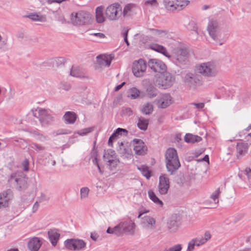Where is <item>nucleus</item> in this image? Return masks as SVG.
<instances>
[{"label": "nucleus", "mask_w": 251, "mask_h": 251, "mask_svg": "<svg viewBox=\"0 0 251 251\" xmlns=\"http://www.w3.org/2000/svg\"><path fill=\"white\" fill-rule=\"evenodd\" d=\"M91 15L84 11L73 12L70 17L71 21L75 25H83L89 23Z\"/></svg>", "instance_id": "f257e3e1"}, {"label": "nucleus", "mask_w": 251, "mask_h": 251, "mask_svg": "<svg viewBox=\"0 0 251 251\" xmlns=\"http://www.w3.org/2000/svg\"><path fill=\"white\" fill-rule=\"evenodd\" d=\"M174 79L169 73L166 71L161 74L156 80V83L158 85L162 87L164 89H166L172 85Z\"/></svg>", "instance_id": "f03ea898"}, {"label": "nucleus", "mask_w": 251, "mask_h": 251, "mask_svg": "<svg viewBox=\"0 0 251 251\" xmlns=\"http://www.w3.org/2000/svg\"><path fill=\"white\" fill-rule=\"evenodd\" d=\"M121 5L118 3H114L108 6L105 10L106 17L111 20L117 19L118 12L122 11Z\"/></svg>", "instance_id": "7ed1b4c3"}, {"label": "nucleus", "mask_w": 251, "mask_h": 251, "mask_svg": "<svg viewBox=\"0 0 251 251\" xmlns=\"http://www.w3.org/2000/svg\"><path fill=\"white\" fill-rule=\"evenodd\" d=\"M149 67L155 72L160 74L165 73L167 70V66L162 61L156 59H151L148 61Z\"/></svg>", "instance_id": "20e7f679"}, {"label": "nucleus", "mask_w": 251, "mask_h": 251, "mask_svg": "<svg viewBox=\"0 0 251 251\" xmlns=\"http://www.w3.org/2000/svg\"><path fill=\"white\" fill-rule=\"evenodd\" d=\"M147 68L145 61L140 59L135 61L133 63L132 72L136 77L142 76L145 73Z\"/></svg>", "instance_id": "39448f33"}, {"label": "nucleus", "mask_w": 251, "mask_h": 251, "mask_svg": "<svg viewBox=\"0 0 251 251\" xmlns=\"http://www.w3.org/2000/svg\"><path fill=\"white\" fill-rule=\"evenodd\" d=\"M65 246L68 250L76 251L84 248L86 243L82 240L71 239L65 242Z\"/></svg>", "instance_id": "423d86ee"}, {"label": "nucleus", "mask_w": 251, "mask_h": 251, "mask_svg": "<svg viewBox=\"0 0 251 251\" xmlns=\"http://www.w3.org/2000/svg\"><path fill=\"white\" fill-rule=\"evenodd\" d=\"M133 151L137 155H144L147 153L148 148L145 143L141 139L133 140Z\"/></svg>", "instance_id": "0eeeda50"}, {"label": "nucleus", "mask_w": 251, "mask_h": 251, "mask_svg": "<svg viewBox=\"0 0 251 251\" xmlns=\"http://www.w3.org/2000/svg\"><path fill=\"white\" fill-rule=\"evenodd\" d=\"M170 179L167 175H161L159 179L158 191L160 194L165 195L170 188Z\"/></svg>", "instance_id": "6e6552de"}, {"label": "nucleus", "mask_w": 251, "mask_h": 251, "mask_svg": "<svg viewBox=\"0 0 251 251\" xmlns=\"http://www.w3.org/2000/svg\"><path fill=\"white\" fill-rule=\"evenodd\" d=\"M174 102L171 96L169 94H164L157 100L156 104L158 108H166Z\"/></svg>", "instance_id": "1a4fd4ad"}, {"label": "nucleus", "mask_w": 251, "mask_h": 251, "mask_svg": "<svg viewBox=\"0 0 251 251\" xmlns=\"http://www.w3.org/2000/svg\"><path fill=\"white\" fill-rule=\"evenodd\" d=\"M119 230L121 235L124 233H133L135 227L134 223L131 220H128L120 223L118 226H120Z\"/></svg>", "instance_id": "9d476101"}, {"label": "nucleus", "mask_w": 251, "mask_h": 251, "mask_svg": "<svg viewBox=\"0 0 251 251\" xmlns=\"http://www.w3.org/2000/svg\"><path fill=\"white\" fill-rule=\"evenodd\" d=\"M33 115L37 118L42 125L47 123V110L45 108L38 107L32 110Z\"/></svg>", "instance_id": "9b49d317"}, {"label": "nucleus", "mask_w": 251, "mask_h": 251, "mask_svg": "<svg viewBox=\"0 0 251 251\" xmlns=\"http://www.w3.org/2000/svg\"><path fill=\"white\" fill-rule=\"evenodd\" d=\"M128 134V131L124 128H118L109 137L108 140V145L112 147L113 141L119 138L124 136H126Z\"/></svg>", "instance_id": "f8f14e48"}, {"label": "nucleus", "mask_w": 251, "mask_h": 251, "mask_svg": "<svg viewBox=\"0 0 251 251\" xmlns=\"http://www.w3.org/2000/svg\"><path fill=\"white\" fill-rule=\"evenodd\" d=\"M165 163L167 171L171 175H173L180 167L179 159L166 161Z\"/></svg>", "instance_id": "ddd939ff"}, {"label": "nucleus", "mask_w": 251, "mask_h": 251, "mask_svg": "<svg viewBox=\"0 0 251 251\" xmlns=\"http://www.w3.org/2000/svg\"><path fill=\"white\" fill-rule=\"evenodd\" d=\"M214 67L211 63H202L197 67L198 72L206 76L210 75Z\"/></svg>", "instance_id": "4468645a"}, {"label": "nucleus", "mask_w": 251, "mask_h": 251, "mask_svg": "<svg viewBox=\"0 0 251 251\" xmlns=\"http://www.w3.org/2000/svg\"><path fill=\"white\" fill-rule=\"evenodd\" d=\"M12 198L11 191L8 190L0 194V208L7 207L9 202Z\"/></svg>", "instance_id": "2eb2a0df"}, {"label": "nucleus", "mask_w": 251, "mask_h": 251, "mask_svg": "<svg viewBox=\"0 0 251 251\" xmlns=\"http://www.w3.org/2000/svg\"><path fill=\"white\" fill-rule=\"evenodd\" d=\"M41 245V241L38 238L33 237L29 240L27 245L30 251H38Z\"/></svg>", "instance_id": "dca6fc26"}, {"label": "nucleus", "mask_w": 251, "mask_h": 251, "mask_svg": "<svg viewBox=\"0 0 251 251\" xmlns=\"http://www.w3.org/2000/svg\"><path fill=\"white\" fill-rule=\"evenodd\" d=\"M175 57L178 62H183L187 60L188 53L186 50L178 49L175 51Z\"/></svg>", "instance_id": "f3484780"}, {"label": "nucleus", "mask_w": 251, "mask_h": 251, "mask_svg": "<svg viewBox=\"0 0 251 251\" xmlns=\"http://www.w3.org/2000/svg\"><path fill=\"white\" fill-rule=\"evenodd\" d=\"M150 48L153 50L162 53L169 58H171V55L167 51L166 49L162 45L157 44H152L150 46Z\"/></svg>", "instance_id": "a211bd4d"}, {"label": "nucleus", "mask_w": 251, "mask_h": 251, "mask_svg": "<svg viewBox=\"0 0 251 251\" xmlns=\"http://www.w3.org/2000/svg\"><path fill=\"white\" fill-rule=\"evenodd\" d=\"M97 62L100 65L109 66L112 60L110 55H100L97 57Z\"/></svg>", "instance_id": "6ab92c4d"}, {"label": "nucleus", "mask_w": 251, "mask_h": 251, "mask_svg": "<svg viewBox=\"0 0 251 251\" xmlns=\"http://www.w3.org/2000/svg\"><path fill=\"white\" fill-rule=\"evenodd\" d=\"M165 156V161L179 159L176 150L173 148H170L166 150Z\"/></svg>", "instance_id": "aec40b11"}, {"label": "nucleus", "mask_w": 251, "mask_h": 251, "mask_svg": "<svg viewBox=\"0 0 251 251\" xmlns=\"http://www.w3.org/2000/svg\"><path fill=\"white\" fill-rule=\"evenodd\" d=\"M60 234L56 230H51L48 231L49 239L53 247H55L60 238Z\"/></svg>", "instance_id": "412c9836"}, {"label": "nucleus", "mask_w": 251, "mask_h": 251, "mask_svg": "<svg viewBox=\"0 0 251 251\" xmlns=\"http://www.w3.org/2000/svg\"><path fill=\"white\" fill-rule=\"evenodd\" d=\"M25 17L33 21L45 22L46 21V15H42L40 13H31Z\"/></svg>", "instance_id": "4be33fe9"}, {"label": "nucleus", "mask_w": 251, "mask_h": 251, "mask_svg": "<svg viewBox=\"0 0 251 251\" xmlns=\"http://www.w3.org/2000/svg\"><path fill=\"white\" fill-rule=\"evenodd\" d=\"M218 28V24L216 21H211L208 25V30L210 35L214 39H216V33Z\"/></svg>", "instance_id": "5701e85b"}, {"label": "nucleus", "mask_w": 251, "mask_h": 251, "mask_svg": "<svg viewBox=\"0 0 251 251\" xmlns=\"http://www.w3.org/2000/svg\"><path fill=\"white\" fill-rule=\"evenodd\" d=\"M65 122L70 124H74L77 118L76 114L74 112H66L63 117Z\"/></svg>", "instance_id": "b1692460"}, {"label": "nucleus", "mask_w": 251, "mask_h": 251, "mask_svg": "<svg viewBox=\"0 0 251 251\" xmlns=\"http://www.w3.org/2000/svg\"><path fill=\"white\" fill-rule=\"evenodd\" d=\"M202 139L201 137L197 135H194L190 133L186 134L184 137L185 141L189 143L199 142Z\"/></svg>", "instance_id": "393cba45"}, {"label": "nucleus", "mask_w": 251, "mask_h": 251, "mask_svg": "<svg viewBox=\"0 0 251 251\" xmlns=\"http://www.w3.org/2000/svg\"><path fill=\"white\" fill-rule=\"evenodd\" d=\"M103 11V7L101 6L98 7L96 9V18L99 23H102L105 21Z\"/></svg>", "instance_id": "a878e982"}, {"label": "nucleus", "mask_w": 251, "mask_h": 251, "mask_svg": "<svg viewBox=\"0 0 251 251\" xmlns=\"http://www.w3.org/2000/svg\"><path fill=\"white\" fill-rule=\"evenodd\" d=\"M71 75L75 77H83L84 73L79 66H73L71 70Z\"/></svg>", "instance_id": "bb28decb"}, {"label": "nucleus", "mask_w": 251, "mask_h": 251, "mask_svg": "<svg viewBox=\"0 0 251 251\" xmlns=\"http://www.w3.org/2000/svg\"><path fill=\"white\" fill-rule=\"evenodd\" d=\"M149 120L143 117H140L138 119L137 126L141 130H146L147 129L149 125Z\"/></svg>", "instance_id": "cd10ccee"}, {"label": "nucleus", "mask_w": 251, "mask_h": 251, "mask_svg": "<svg viewBox=\"0 0 251 251\" xmlns=\"http://www.w3.org/2000/svg\"><path fill=\"white\" fill-rule=\"evenodd\" d=\"M153 110V106L151 103L147 102L143 105L141 109L143 113L146 115H150Z\"/></svg>", "instance_id": "c85d7f7f"}, {"label": "nucleus", "mask_w": 251, "mask_h": 251, "mask_svg": "<svg viewBox=\"0 0 251 251\" xmlns=\"http://www.w3.org/2000/svg\"><path fill=\"white\" fill-rule=\"evenodd\" d=\"M148 195L150 198L155 203L159 204L160 205H163V203L162 201L160 200L158 197L156 196L154 192L150 190L148 191Z\"/></svg>", "instance_id": "c756f323"}, {"label": "nucleus", "mask_w": 251, "mask_h": 251, "mask_svg": "<svg viewBox=\"0 0 251 251\" xmlns=\"http://www.w3.org/2000/svg\"><path fill=\"white\" fill-rule=\"evenodd\" d=\"M176 4L175 6L176 10H180L188 5L189 1L186 0H176Z\"/></svg>", "instance_id": "7c9ffc66"}, {"label": "nucleus", "mask_w": 251, "mask_h": 251, "mask_svg": "<svg viewBox=\"0 0 251 251\" xmlns=\"http://www.w3.org/2000/svg\"><path fill=\"white\" fill-rule=\"evenodd\" d=\"M247 144L244 143H239L237 144V151L240 155L246 152L247 151Z\"/></svg>", "instance_id": "2f4dec72"}, {"label": "nucleus", "mask_w": 251, "mask_h": 251, "mask_svg": "<svg viewBox=\"0 0 251 251\" xmlns=\"http://www.w3.org/2000/svg\"><path fill=\"white\" fill-rule=\"evenodd\" d=\"M165 7L169 11H174L176 10L175 5L176 4V0H165Z\"/></svg>", "instance_id": "473e14b6"}, {"label": "nucleus", "mask_w": 251, "mask_h": 251, "mask_svg": "<svg viewBox=\"0 0 251 251\" xmlns=\"http://www.w3.org/2000/svg\"><path fill=\"white\" fill-rule=\"evenodd\" d=\"M138 169L142 172V175L147 179H149L151 177V171L147 166H142L138 167Z\"/></svg>", "instance_id": "72a5a7b5"}, {"label": "nucleus", "mask_w": 251, "mask_h": 251, "mask_svg": "<svg viewBox=\"0 0 251 251\" xmlns=\"http://www.w3.org/2000/svg\"><path fill=\"white\" fill-rule=\"evenodd\" d=\"M150 30L152 31V36L156 38L161 37L163 35L166 34V32L164 30L154 29H151Z\"/></svg>", "instance_id": "f704fd0d"}, {"label": "nucleus", "mask_w": 251, "mask_h": 251, "mask_svg": "<svg viewBox=\"0 0 251 251\" xmlns=\"http://www.w3.org/2000/svg\"><path fill=\"white\" fill-rule=\"evenodd\" d=\"M144 219V223L147 224L148 226H153L155 224V221L153 218L151 217H142Z\"/></svg>", "instance_id": "c9c22d12"}, {"label": "nucleus", "mask_w": 251, "mask_h": 251, "mask_svg": "<svg viewBox=\"0 0 251 251\" xmlns=\"http://www.w3.org/2000/svg\"><path fill=\"white\" fill-rule=\"evenodd\" d=\"M140 94V91L136 88H132L130 90V95L134 99L138 98Z\"/></svg>", "instance_id": "e433bc0d"}, {"label": "nucleus", "mask_w": 251, "mask_h": 251, "mask_svg": "<svg viewBox=\"0 0 251 251\" xmlns=\"http://www.w3.org/2000/svg\"><path fill=\"white\" fill-rule=\"evenodd\" d=\"M121 227L120 226H118V225L115 226L114 228H112L109 227L107 230V232L108 233H115L118 235H120V232L119 230V228Z\"/></svg>", "instance_id": "4c0bfd02"}, {"label": "nucleus", "mask_w": 251, "mask_h": 251, "mask_svg": "<svg viewBox=\"0 0 251 251\" xmlns=\"http://www.w3.org/2000/svg\"><path fill=\"white\" fill-rule=\"evenodd\" d=\"M14 181L17 183V185H19L20 189H23L25 187V181L24 178H14Z\"/></svg>", "instance_id": "58836bf2"}, {"label": "nucleus", "mask_w": 251, "mask_h": 251, "mask_svg": "<svg viewBox=\"0 0 251 251\" xmlns=\"http://www.w3.org/2000/svg\"><path fill=\"white\" fill-rule=\"evenodd\" d=\"M220 193V188H218L211 196L212 199L215 203L218 202V197Z\"/></svg>", "instance_id": "ea45409f"}, {"label": "nucleus", "mask_w": 251, "mask_h": 251, "mask_svg": "<svg viewBox=\"0 0 251 251\" xmlns=\"http://www.w3.org/2000/svg\"><path fill=\"white\" fill-rule=\"evenodd\" d=\"M134 6V4H128L126 5L123 11L124 15H126L127 14V13L129 12Z\"/></svg>", "instance_id": "a19ab883"}, {"label": "nucleus", "mask_w": 251, "mask_h": 251, "mask_svg": "<svg viewBox=\"0 0 251 251\" xmlns=\"http://www.w3.org/2000/svg\"><path fill=\"white\" fill-rule=\"evenodd\" d=\"M89 192V189L87 187H84L81 189L80 194L81 198L87 197Z\"/></svg>", "instance_id": "79ce46f5"}, {"label": "nucleus", "mask_w": 251, "mask_h": 251, "mask_svg": "<svg viewBox=\"0 0 251 251\" xmlns=\"http://www.w3.org/2000/svg\"><path fill=\"white\" fill-rule=\"evenodd\" d=\"M30 147L35 150L41 151L43 150H44V148L41 146L40 145L35 144V143H32L30 145Z\"/></svg>", "instance_id": "37998d69"}, {"label": "nucleus", "mask_w": 251, "mask_h": 251, "mask_svg": "<svg viewBox=\"0 0 251 251\" xmlns=\"http://www.w3.org/2000/svg\"><path fill=\"white\" fill-rule=\"evenodd\" d=\"M132 110L129 107H126L123 110V113L124 115L126 116H130L132 114Z\"/></svg>", "instance_id": "c03bdc74"}, {"label": "nucleus", "mask_w": 251, "mask_h": 251, "mask_svg": "<svg viewBox=\"0 0 251 251\" xmlns=\"http://www.w3.org/2000/svg\"><path fill=\"white\" fill-rule=\"evenodd\" d=\"M181 249L182 248L180 245H177L169 250H165V251H180Z\"/></svg>", "instance_id": "a18cd8bd"}, {"label": "nucleus", "mask_w": 251, "mask_h": 251, "mask_svg": "<svg viewBox=\"0 0 251 251\" xmlns=\"http://www.w3.org/2000/svg\"><path fill=\"white\" fill-rule=\"evenodd\" d=\"M196 241L194 240H192L189 244L187 251H192L194 249L195 245V243Z\"/></svg>", "instance_id": "49530a36"}, {"label": "nucleus", "mask_w": 251, "mask_h": 251, "mask_svg": "<svg viewBox=\"0 0 251 251\" xmlns=\"http://www.w3.org/2000/svg\"><path fill=\"white\" fill-rule=\"evenodd\" d=\"M22 166L24 170L27 171L28 170V161L27 159H25L22 163Z\"/></svg>", "instance_id": "de8ad7c7"}, {"label": "nucleus", "mask_w": 251, "mask_h": 251, "mask_svg": "<svg viewBox=\"0 0 251 251\" xmlns=\"http://www.w3.org/2000/svg\"><path fill=\"white\" fill-rule=\"evenodd\" d=\"M94 130V127H89L87 128H85L82 130V133L81 135H85L91 132H92Z\"/></svg>", "instance_id": "09e8293b"}, {"label": "nucleus", "mask_w": 251, "mask_h": 251, "mask_svg": "<svg viewBox=\"0 0 251 251\" xmlns=\"http://www.w3.org/2000/svg\"><path fill=\"white\" fill-rule=\"evenodd\" d=\"M146 5H157L158 4L156 0H149L145 2Z\"/></svg>", "instance_id": "8fccbe9b"}, {"label": "nucleus", "mask_w": 251, "mask_h": 251, "mask_svg": "<svg viewBox=\"0 0 251 251\" xmlns=\"http://www.w3.org/2000/svg\"><path fill=\"white\" fill-rule=\"evenodd\" d=\"M195 241H196V243H195V245H196L198 246H199L203 244L206 242V240H203L201 239V240H198L197 239L194 240Z\"/></svg>", "instance_id": "3c124183"}, {"label": "nucleus", "mask_w": 251, "mask_h": 251, "mask_svg": "<svg viewBox=\"0 0 251 251\" xmlns=\"http://www.w3.org/2000/svg\"><path fill=\"white\" fill-rule=\"evenodd\" d=\"M93 35L95 36H97L100 38H104L105 37V35L102 33H94L93 34Z\"/></svg>", "instance_id": "603ef678"}, {"label": "nucleus", "mask_w": 251, "mask_h": 251, "mask_svg": "<svg viewBox=\"0 0 251 251\" xmlns=\"http://www.w3.org/2000/svg\"><path fill=\"white\" fill-rule=\"evenodd\" d=\"M194 105H195L197 108H202L204 106V103L202 102L199 103H195Z\"/></svg>", "instance_id": "864d4df0"}, {"label": "nucleus", "mask_w": 251, "mask_h": 251, "mask_svg": "<svg viewBox=\"0 0 251 251\" xmlns=\"http://www.w3.org/2000/svg\"><path fill=\"white\" fill-rule=\"evenodd\" d=\"M98 235L97 233H92L91 234V238L94 241H96L97 238H98Z\"/></svg>", "instance_id": "5fc2aeb1"}, {"label": "nucleus", "mask_w": 251, "mask_h": 251, "mask_svg": "<svg viewBox=\"0 0 251 251\" xmlns=\"http://www.w3.org/2000/svg\"><path fill=\"white\" fill-rule=\"evenodd\" d=\"M211 238V235L209 232H206L205 233V238L202 239L203 240H206V242Z\"/></svg>", "instance_id": "6e6d98bb"}, {"label": "nucleus", "mask_w": 251, "mask_h": 251, "mask_svg": "<svg viewBox=\"0 0 251 251\" xmlns=\"http://www.w3.org/2000/svg\"><path fill=\"white\" fill-rule=\"evenodd\" d=\"M38 206H39L38 203L37 202H36L33 206V212H35L36 211V210H37V209L38 208Z\"/></svg>", "instance_id": "4d7b16f0"}, {"label": "nucleus", "mask_w": 251, "mask_h": 251, "mask_svg": "<svg viewBox=\"0 0 251 251\" xmlns=\"http://www.w3.org/2000/svg\"><path fill=\"white\" fill-rule=\"evenodd\" d=\"M125 84V82H123L121 84H120L118 86H117L115 87V91H117L119 90Z\"/></svg>", "instance_id": "13d9d810"}, {"label": "nucleus", "mask_w": 251, "mask_h": 251, "mask_svg": "<svg viewBox=\"0 0 251 251\" xmlns=\"http://www.w3.org/2000/svg\"><path fill=\"white\" fill-rule=\"evenodd\" d=\"M149 210H144V211H140L139 212V214L138 215V218H141L142 216L145 214V213H148L149 212Z\"/></svg>", "instance_id": "bf43d9fd"}, {"label": "nucleus", "mask_w": 251, "mask_h": 251, "mask_svg": "<svg viewBox=\"0 0 251 251\" xmlns=\"http://www.w3.org/2000/svg\"><path fill=\"white\" fill-rule=\"evenodd\" d=\"M245 172L248 176H251V169L250 168H247Z\"/></svg>", "instance_id": "052dcab7"}, {"label": "nucleus", "mask_w": 251, "mask_h": 251, "mask_svg": "<svg viewBox=\"0 0 251 251\" xmlns=\"http://www.w3.org/2000/svg\"><path fill=\"white\" fill-rule=\"evenodd\" d=\"M128 32V29L126 28L125 30V32L123 33V35L124 38L126 37L127 38Z\"/></svg>", "instance_id": "680f3d73"}, {"label": "nucleus", "mask_w": 251, "mask_h": 251, "mask_svg": "<svg viewBox=\"0 0 251 251\" xmlns=\"http://www.w3.org/2000/svg\"><path fill=\"white\" fill-rule=\"evenodd\" d=\"M203 160L204 161L207 162L209 164V161L208 155H205V156L203 158Z\"/></svg>", "instance_id": "e2e57ef3"}, {"label": "nucleus", "mask_w": 251, "mask_h": 251, "mask_svg": "<svg viewBox=\"0 0 251 251\" xmlns=\"http://www.w3.org/2000/svg\"><path fill=\"white\" fill-rule=\"evenodd\" d=\"M181 140L180 135H177L176 137V140L177 142Z\"/></svg>", "instance_id": "0e129e2a"}, {"label": "nucleus", "mask_w": 251, "mask_h": 251, "mask_svg": "<svg viewBox=\"0 0 251 251\" xmlns=\"http://www.w3.org/2000/svg\"><path fill=\"white\" fill-rule=\"evenodd\" d=\"M124 41L125 42H126V44L127 46H129V43L128 42V40H127V38L126 37L124 38Z\"/></svg>", "instance_id": "69168bd1"}, {"label": "nucleus", "mask_w": 251, "mask_h": 251, "mask_svg": "<svg viewBox=\"0 0 251 251\" xmlns=\"http://www.w3.org/2000/svg\"><path fill=\"white\" fill-rule=\"evenodd\" d=\"M7 251H19L17 249H11L8 250Z\"/></svg>", "instance_id": "338daca9"}, {"label": "nucleus", "mask_w": 251, "mask_h": 251, "mask_svg": "<svg viewBox=\"0 0 251 251\" xmlns=\"http://www.w3.org/2000/svg\"><path fill=\"white\" fill-rule=\"evenodd\" d=\"M113 161H114V160H109V162L110 163H112V162H113Z\"/></svg>", "instance_id": "774afa93"}]
</instances>
